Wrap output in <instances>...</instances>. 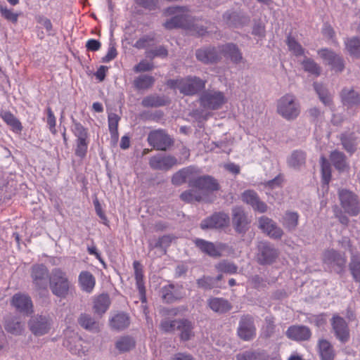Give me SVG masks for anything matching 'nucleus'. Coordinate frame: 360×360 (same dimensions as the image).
<instances>
[{"mask_svg": "<svg viewBox=\"0 0 360 360\" xmlns=\"http://www.w3.org/2000/svg\"><path fill=\"white\" fill-rule=\"evenodd\" d=\"M51 292L58 297L65 298L69 293L70 281L66 274L60 268L52 269L49 277Z\"/></svg>", "mask_w": 360, "mask_h": 360, "instance_id": "obj_1", "label": "nucleus"}, {"mask_svg": "<svg viewBox=\"0 0 360 360\" xmlns=\"http://www.w3.org/2000/svg\"><path fill=\"white\" fill-rule=\"evenodd\" d=\"M276 111L286 120H293L300 113V105L293 94H287L278 100Z\"/></svg>", "mask_w": 360, "mask_h": 360, "instance_id": "obj_2", "label": "nucleus"}, {"mask_svg": "<svg viewBox=\"0 0 360 360\" xmlns=\"http://www.w3.org/2000/svg\"><path fill=\"white\" fill-rule=\"evenodd\" d=\"M28 328L36 337L48 334L53 328V319L49 314H35L28 321Z\"/></svg>", "mask_w": 360, "mask_h": 360, "instance_id": "obj_3", "label": "nucleus"}, {"mask_svg": "<svg viewBox=\"0 0 360 360\" xmlns=\"http://www.w3.org/2000/svg\"><path fill=\"white\" fill-rule=\"evenodd\" d=\"M231 223L235 232L244 236L250 228L251 219L242 206L231 208Z\"/></svg>", "mask_w": 360, "mask_h": 360, "instance_id": "obj_4", "label": "nucleus"}, {"mask_svg": "<svg viewBox=\"0 0 360 360\" xmlns=\"http://www.w3.org/2000/svg\"><path fill=\"white\" fill-rule=\"evenodd\" d=\"M187 11L188 8L185 6L169 7L167 12L169 14H177L167 20L164 23V27L168 30L177 27L190 28V16L186 13Z\"/></svg>", "mask_w": 360, "mask_h": 360, "instance_id": "obj_5", "label": "nucleus"}, {"mask_svg": "<svg viewBox=\"0 0 360 360\" xmlns=\"http://www.w3.org/2000/svg\"><path fill=\"white\" fill-rule=\"evenodd\" d=\"M323 262L328 269L338 274L345 271L347 257L345 253L333 249L326 250L323 255Z\"/></svg>", "mask_w": 360, "mask_h": 360, "instance_id": "obj_6", "label": "nucleus"}, {"mask_svg": "<svg viewBox=\"0 0 360 360\" xmlns=\"http://www.w3.org/2000/svg\"><path fill=\"white\" fill-rule=\"evenodd\" d=\"M338 195L345 212L351 216H357L360 213V202L355 193L347 189H341L338 191Z\"/></svg>", "mask_w": 360, "mask_h": 360, "instance_id": "obj_7", "label": "nucleus"}, {"mask_svg": "<svg viewBox=\"0 0 360 360\" xmlns=\"http://www.w3.org/2000/svg\"><path fill=\"white\" fill-rule=\"evenodd\" d=\"M200 104L207 110H218L226 103V97L223 92L215 90H207L202 93Z\"/></svg>", "mask_w": 360, "mask_h": 360, "instance_id": "obj_8", "label": "nucleus"}, {"mask_svg": "<svg viewBox=\"0 0 360 360\" xmlns=\"http://www.w3.org/2000/svg\"><path fill=\"white\" fill-rule=\"evenodd\" d=\"M230 224V217L228 213L221 211L215 212L212 215L201 221L200 226L202 230L223 229Z\"/></svg>", "mask_w": 360, "mask_h": 360, "instance_id": "obj_9", "label": "nucleus"}, {"mask_svg": "<svg viewBox=\"0 0 360 360\" xmlns=\"http://www.w3.org/2000/svg\"><path fill=\"white\" fill-rule=\"evenodd\" d=\"M188 185L190 187L198 189L199 191H202L206 193H212L220 189V185L217 180L210 175H203L189 179Z\"/></svg>", "mask_w": 360, "mask_h": 360, "instance_id": "obj_10", "label": "nucleus"}, {"mask_svg": "<svg viewBox=\"0 0 360 360\" xmlns=\"http://www.w3.org/2000/svg\"><path fill=\"white\" fill-rule=\"evenodd\" d=\"M237 334L244 341H250L255 338L256 327L254 318L251 315L246 314L241 316L237 329Z\"/></svg>", "mask_w": 360, "mask_h": 360, "instance_id": "obj_11", "label": "nucleus"}, {"mask_svg": "<svg viewBox=\"0 0 360 360\" xmlns=\"http://www.w3.org/2000/svg\"><path fill=\"white\" fill-rule=\"evenodd\" d=\"M257 248V259L262 265L272 264L278 256L277 250L269 242H259Z\"/></svg>", "mask_w": 360, "mask_h": 360, "instance_id": "obj_12", "label": "nucleus"}, {"mask_svg": "<svg viewBox=\"0 0 360 360\" xmlns=\"http://www.w3.org/2000/svg\"><path fill=\"white\" fill-rule=\"evenodd\" d=\"M332 331L336 338L342 343L349 339V329L346 321L338 314L333 315L330 320Z\"/></svg>", "mask_w": 360, "mask_h": 360, "instance_id": "obj_13", "label": "nucleus"}, {"mask_svg": "<svg viewBox=\"0 0 360 360\" xmlns=\"http://www.w3.org/2000/svg\"><path fill=\"white\" fill-rule=\"evenodd\" d=\"M147 140L150 146L160 150H166L173 143L170 137L162 130L150 132Z\"/></svg>", "mask_w": 360, "mask_h": 360, "instance_id": "obj_14", "label": "nucleus"}, {"mask_svg": "<svg viewBox=\"0 0 360 360\" xmlns=\"http://www.w3.org/2000/svg\"><path fill=\"white\" fill-rule=\"evenodd\" d=\"M206 81L195 76L183 78L181 93L186 96L195 95L205 87Z\"/></svg>", "mask_w": 360, "mask_h": 360, "instance_id": "obj_15", "label": "nucleus"}, {"mask_svg": "<svg viewBox=\"0 0 360 360\" xmlns=\"http://www.w3.org/2000/svg\"><path fill=\"white\" fill-rule=\"evenodd\" d=\"M258 227L270 238L280 239L283 235V230L271 219L262 216L258 219Z\"/></svg>", "mask_w": 360, "mask_h": 360, "instance_id": "obj_16", "label": "nucleus"}, {"mask_svg": "<svg viewBox=\"0 0 360 360\" xmlns=\"http://www.w3.org/2000/svg\"><path fill=\"white\" fill-rule=\"evenodd\" d=\"M177 159L172 155L158 154L150 158L149 165L153 169L167 171L177 165Z\"/></svg>", "mask_w": 360, "mask_h": 360, "instance_id": "obj_17", "label": "nucleus"}, {"mask_svg": "<svg viewBox=\"0 0 360 360\" xmlns=\"http://www.w3.org/2000/svg\"><path fill=\"white\" fill-rule=\"evenodd\" d=\"M241 200L245 204L250 205L252 210L259 213L267 212V205L262 201L257 193L253 190H246L241 193Z\"/></svg>", "mask_w": 360, "mask_h": 360, "instance_id": "obj_18", "label": "nucleus"}, {"mask_svg": "<svg viewBox=\"0 0 360 360\" xmlns=\"http://www.w3.org/2000/svg\"><path fill=\"white\" fill-rule=\"evenodd\" d=\"M320 56L331 66L332 70L341 72L345 68V62L342 56L328 49L319 51Z\"/></svg>", "mask_w": 360, "mask_h": 360, "instance_id": "obj_19", "label": "nucleus"}, {"mask_svg": "<svg viewBox=\"0 0 360 360\" xmlns=\"http://www.w3.org/2000/svg\"><path fill=\"white\" fill-rule=\"evenodd\" d=\"M285 335L288 339L294 341H307L311 338V331L306 326L293 325L287 329Z\"/></svg>", "mask_w": 360, "mask_h": 360, "instance_id": "obj_20", "label": "nucleus"}, {"mask_svg": "<svg viewBox=\"0 0 360 360\" xmlns=\"http://www.w3.org/2000/svg\"><path fill=\"white\" fill-rule=\"evenodd\" d=\"M31 277L33 283L39 289H45L47 286L49 271L44 264H34L32 267Z\"/></svg>", "mask_w": 360, "mask_h": 360, "instance_id": "obj_21", "label": "nucleus"}, {"mask_svg": "<svg viewBox=\"0 0 360 360\" xmlns=\"http://www.w3.org/2000/svg\"><path fill=\"white\" fill-rule=\"evenodd\" d=\"M11 304L18 311L25 315L30 314L33 311V304L30 297L24 294H15L12 297Z\"/></svg>", "mask_w": 360, "mask_h": 360, "instance_id": "obj_22", "label": "nucleus"}, {"mask_svg": "<svg viewBox=\"0 0 360 360\" xmlns=\"http://www.w3.org/2000/svg\"><path fill=\"white\" fill-rule=\"evenodd\" d=\"M341 101L347 108L360 106V91L353 88H343L340 94Z\"/></svg>", "mask_w": 360, "mask_h": 360, "instance_id": "obj_23", "label": "nucleus"}, {"mask_svg": "<svg viewBox=\"0 0 360 360\" xmlns=\"http://www.w3.org/2000/svg\"><path fill=\"white\" fill-rule=\"evenodd\" d=\"M195 56L198 60L206 64L215 63L221 60L220 53L214 47H205L198 49Z\"/></svg>", "mask_w": 360, "mask_h": 360, "instance_id": "obj_24", "label": "nucleus"}, {"mask_svg": "<svg viewBox=\"0 0 360 360\" xmlns=\"http://www.w3.org/2000/svg\"><path fill=\"white\" fill-rule=\"evenodd\" d=\"M177 330L179 332V338L181 340L186 342L191 340L195 336V324L188 319H179Z\"/></svg>", "mask_w": 360, "mask_h": 360, "instance_id": "obj_25", "label": "nucleus"}, {"mask_svg": "<svg viewBox=\"0 0 360 360\" xmlns=\"http://www.w3.org/2000/svg\"><path fill=\"white\" fill-rule=\"evenodd\" d=\"M223 20L227 25L234 27H242L250 21L248 16L236 11H230L224 13Z\"/></svg>", "mask_w": 360, "mask_h": 360, "instance_id": "obj_26", "label": "nucleus"}, {"mask_svg": "<svg viewBox=\"0 0 360 360\" xmlns=\"http://www.w3.org/2000/svg\"><path fill=\"white\" fill-rule=\"evenodd\" d=\"M219 51L224 57L238 64L243 61V56L237 45L229 43L219 47Z\"/></svg>", "mask_w": 360, "mask_h": 360, "instance_id": "obj_27", "label": "nucleus"}, {"mask_svg": "<svg viewBox=\"0 0 360 360\" xmlns=\"http://www.w3.org/2000/svg\"><path fill=\"white\" fill-rule=\"evenodd\" d=\"M195 173H197V170L194 167L183 168L173 174L172 183L174 186H180L194 178L193 174Z\"/></svg>", "mask_w": 360, "mask_h": 360, "instance_id": "obj_28", "label": "nucleus"}, {"mask_svg": "<svg viewBox=\"0 0 360 360\" xmlns=\"http://www.w3.org/2000/svg\"><path fill=\"white\" fill-rule=\"evenodd\" d=\"M207 304L213 311L218 314H225L232 309L231 304L222 297H210Z\"/></svg>", "mask_w": 360, "mask_h": 360, "instance_id": "obj_29", "label": "nucleus"}, {"mask_svg": "<svg viewBox=\"0 0 360 360\" xmlns=\"http://www.w3.org/2000/svg\"><path fill=\"white\" fill-rule=\"evenodd\" d=\"M329 158L334 167L340 172H343L349 168L344 153L335 150L330 153Z\"/></svg>", "mask_w": 360, "mask_h": 360, "instance_id": "obj_30", "label": "nucleus"}, {"mask_svg": "<svg viewBox=\"0 0 360 360\" xmlns=\"http://www.w3.org/2000/svg\"><path fill=\"white\" fill-rule=\"evenodd\" d=\"M77 322L82 328L91 333H98L101 330L100 323L89 314H81Z\"/></svg>", "mask_w": 360, "mask_h": 360, "instance_id": "obj_31", "label": "nucleus"}, {"mask_svg": "<svg viewBox=\"0 0 360 360\" xmlns=\"http://www.w3.org/2000/svg\"><path fill=\"white\" fill-rule=\"evenodd\" d=\"M194 243L197 248L209 256L213 257L221 256V250L213 243L200 238L195 240Z\"/></svg>", "mask_w": 360, "mask_h": 360, "instance_id": "obj_32", "label": "nucleus"}, {"mask_svg": "<svg viewBox=\"0 0 360 360\" xmlns=\"http://www.w3.org/2000/svg\"><path fill=\"white\" fill-rule=\"evenodd\" d=\"M288 165L296 170L305 165L306 163V153L302 150H295L288 158Z\"/></svg>", "mask_w": 360, "mask_h": 360, "instance_id": "obj_33", "label": "nucleus"}, {"mask_svg": "<svg viewBox=\"0 0 360 360\" xmlns=\"http://www.w3.org/2000/svg\"><path fill=\"white\" fill-rule=\"evenodd\" d=\"M133 267L134 269V276L136 279V283L137 285V288L142 296L141 300L142 302H145V287L143 283V266L141 264L139 261H134L133 263Z\"/></svg>", "mask_w": 360, "mask_h": 360, "instance_id": "obj_34", "label": "nucleus"}, {"mask_svg": "<svg viewBox=\"0 0 360 360\" xmlns=\"http://www.w3.org/2000/svg\"><path fill=\"white\" fill-rule=\"evenodd\" d=\"M319 354L321 360H334L335 352L333 345L325 339L319 341Z\"/></svg>", "mask_w": 360, "mask_h": 360, "instance_id": "obj_35", "label": "nucleus"}, {"mask_svg": "<svg viewBox=\"0 0 360 360\" xmlns=\"http://www.w3.org/2000/svg\"><path fill=\"white\" fill-rule=\"evenodd\" d=\"M167 103L165 96L151 94L143 98L141 105L144 108H158L167 105Z\"/></svg>", "mask_w": 360, "mask_h": 360, "instance_id": "obj_36", "label": "nucleus"}, {"mask_svg": "<svg viewBox=\"0 0 360 360\" xmlns=\"http://www.w3.org/2000/svg\"><path fill=\"white\" fill-rule=\"evenodd\" d=\"M340 141L343 148L349 154H353L356 150V138L354 133L342 134Z\"/></svg>", "mask_w": 360, "mask_h": 360, "instance_id": "obj_37", "label": "nucleus"}, {"mask_svg": "<svg viewBox=\"0 0 360 360\" xmlns=\"http://www.w3.org/2000/svg\"><path fill=\"white\" fill-rule=\"evenodd\" d=\"M129 323V317L124 313H120L110 319V325L113 330H122L127 328Z\"/></svg>", "mask_w": 360, "mask_h": 360, "instance_id": "obj_38", "label": "nucleus"}, {"mask_svg": "<svg viewBox=\"0 0 360 360\" xmlns=\"http://www.w3.org/2000/svg\"><path fill=\"white\" fill-rule=\"evenodd\" d=\"M154 83L155 78L153 76L142 75L135 78L133 84L138 90H146L152 87Z\"/></svg>", "mask_w": 360, "mask_h": 360, "instance_id": "obj_39", "label": "nucleus"}, {"mask_svg": "<svg viewBox=\"0 0 360 360\" xmlns=\"http://www.w3.org/2000/svg\"><path fill=\"white\" fill-rule=\"evenodd\" d=\"M110 304V298L108 295L102 294L94 300V312L98 314H104L108 309Z\"/></svg>", "mask_w": 360, "mask_h": 360, "instance_id": "obj_40", "label": "nucleus"}, {"mask_svg": "<svg viewBox=\"0 0 360 360\" xmlns=\"http://www.w3.org/2000/svg\"><path fill=\"white\" fill-rule=\"evenodd\" d=\"M136 345L134 339L130 336H122L115 342V347L120 352L124 353L130 351Z\"/></svg>", "mask_w": 360, "mask_h": 360, "instance_id": "obj_41", "label": "nucleus"}, {"mask_svg": "<svg viewBox=\"0 0 360 360\" xmlns=\"http://www.w3.org/2000/svg\"><path fill=\"white\" fill-rule=\"evenodd\" d=\"M299 215L295 212H286L283 217V226L290 231H294L298 224Z\"/></svg>", "mask_w": 360, "mask_h": 360, "instance_id": "obj_42", "label": "nucleus"}, {"mask_svg": "<svg viewBox=\"0 0 360 360\" xmlns=\"http://www.w3.org/2000/svg\"><path fill=\"white\" fill-rule=\"evenodd\" d=\"M79 281L82 289L86 292L91 291L95 285V278L89 271H82L79 276Z\"/></svg>", "mask_w": 360, "mask_h": 360, "instance_id": "obj_43", "label": "nucleus"}, {"mask_svg": "<svg viewBox=\"0 0 360 360\" xmlns=\"http://www.w3.org/2000/svg\"><path fill=\"white\" fill-rule=\"evenodd\" d=\"M314 90L319 95V98L321 101L325 105H330L332 103V97L329 94L328 89L321 84L314 82Z\"/></svg>", "mask_w": 360, "mask_h": 360, "instance_id": "obj_44", "label": "nucleus"}, {"mask_svg": "<svg viewBox=\"0 0 360 360\" xmlns=\"http://www.w3.org/2000/svg\"><path fill=\"white\" fill-rule=\"evenodd\" d=\"M5 329L13 335H20L23 330V325L17 318H10L6 321Z\"/></svg>", "mask_w": 360, "mask_h": 360, "instance_id": "obj_45", "label": "nucleus"}, {"mask_svg": "<svg viewBox=\"0 0 360 360\" xmlns=\"http://www.w3.org/2000/svg\"><path fill=\"white\" fill-rule=\"evenodd\" d=\"M349 269L356 282H360V255H352L349 263Z\"/></svg>", "mask_w": 360, "mask_h": 360, "instance_id": "obj_46", "label": "nucleus"}, {"mask_svg": "<svg viewBox=\"0 0 360 360\" xmlns=\"http://www.w3.org/2000/svg\"><path fill=\"white\" fill-rule=\"evenodd\" d=\"M180 199L185 202L192 203L200 202L202 200V195L199 190L189 189L181 193Z\"/></svg>", "mask_w": 360, "mask_h": 360, "instance_id": "obj_47", "label": "nucleus"}, {"mask_svg": "<svg viewBox=\"0 0 360 360\" xmlns=\"http://www.w3.org/2000/svg\"><path fill=\"white\" fill-rule=\"evenodd\" d=\"M1 118L8 125H10L13 130L20 132L22 129L20 122L10 112L6 111L1 114Z\"/></svg>", "mask_w": 360, "mask_h": 360, "instance_id": "obj_48", "label": "nucleus"}, {"mask_svg": "<svg viewBox=\"0 0 360 360\" xmlns=\"http://www.w3.org/2000/svg\"><path fill=\"white\" fill-rule=\"evenodd\" d=\"M265 324L262 329V337L268 339L271 338L275 333L276 324L274 318L271 316H266L264 319Z\"/></svg>", "mask_w": 360, "mask_h": 360, "instance_id": "obj_49", "label": "nucleus"}, {"mask_svg": "<svg viewBox=\"0 0 360 360\" xmlns=\"http://www.w3.org/2000/svg\"><path fill=\"white\" fill-rule=\"evenodd\" d=\"M346 49L352 56L359 58L360 39L356 37L348 39L346 42Z\"/></svg>", "mask_w": 360, "mask_h": 360, "instance_id": "obj_50", "label": "nucleus"}, {"mask_svg": "<svg viewBox=\"0 0 360 360\" xmlns=\"http://www.w3.org/2000/svg\"><path fill=\"white\" fill-rule=\"evenodd\" d=\"M304 71L319 76L321 74V67L311 58L305 57L301 63Z\"/></svg>", "mask_w": 360, "mask_h": 360, "instance_id": "obj_51", "label": "nucleus"}, {"mask_svg": "<svg viewBox=\"0 0 360 360\" xmlns=\"http://www.w3.org/2000/svg\"><path fill=\"white\" fill-rule=\"evenodd\" d=\"M219 272L233 274L237 272L238 266L233 262L228 260H222L215 265Z\"/></svg>", "mask_w": 360, "mask_h": 360, "instance_id": "obj_52", "label": "nucleus"}, {"mask_svg": "<svg viewBox=\"0 0 360 360\" xmlns=\"http://www.w3.org/2000/svg\"><path fill=\"white\" fill-rule=\"evenodd\" d=\"M162 297L167 302H173L180 298L176 293L174 285H168L165 286L162 290Z\"/></svg>", "mask_w": 360, "mask_h": 360, "instance_id": "obj_53", "label": "nucleus"}, {"mask_svg": "<svg viewBox=\"0 0 360 360\" xmlns=\"http://www.w3.org/2000/svg\"><path fill=\"white\" fill-rule=\"evenodd\" d=\"M321 167L322 181L323 184H328L331 179V167L328 160L324 158H321Z\"/></svg>", "mask_w": 360, "mask_h": 360, "instance_id": "obj_54", "label": "nucleus"}, {"mask_svg": "<svg viewBox=\"0 0 360 360\" xmlns=\"http://www.w3.org/2000/svg\"><path fill=\"white\" fill-rule=\"evenodd\" d=\"M286 43L289 50L296 56H302L304 53V49L302 47L300 44L291 36H288Z\"/></svg>", "mask_w": 360, "mask_h": 360, "instance_id": "obj_55", "label": "nucleus"}, {"mask_svg": "<svg viewBox=\"0 0 360 360\" xmlns=\"http://www.w3.org/2000/svg\"><path fill=\"white\" fill-rule=\"evenodd\" d=\"M196 283L198 288L204 290H211L219 287V285L214 284V278L208 276H203L202 278L197 279Z\"/></svg>", "mask_w": 360, "mask_h": 360, "instance_id": "obj_56", "label": "nucleus"}, {"mask_svg": "<svg viewBox=\"0 0 360 360\" xmlns=\"http://www.w3.org/2000/svg\"><path fill=\"white\" fill-rule=\"evenodd\" d=\"M172 237L169 235H165L158 238L157 242L153 245L150 243L149 248L152 250L153 248H160L164 251V253H166V248L169 246L172 243Z\"/></svg>", "mask_w": 360, "mask_h": 360, "instance_id": "obj_57", "label": "nucleus"}, {"mask_svg": "<svg viewBox=\"0 0 360 360\" xmlns=\"http://www.w3.org/2000/svg\"><path fill=\"white\" fill-rule=\"evenodd\" d=\"M263 355L260 352L248 350L236 355V360H262Z\"/></svg>", "mask_w": 360, "mask_h": 360, "instance_id": "obj_58", "label": "nucleus"}, {"mask_svg": "<svg viewBox=\"0 0 360 360\" xmlns=\"http://www.w3.org/2000/svg\"><path fill=\"white\" fill-rule=\"evenodd\" d=\"M178 319L169 320L162 319L160 323V328L165 333H174L177 330Z\"/></svg>", "mask_w": 360, "mask_h": 360, "instance_id": "obj_59", "label": "nucleus"}, {"mask_svg": "<svg viewBox=\"0 0 360 360\" xmlns=\"http://www.w3.org/2000/svg\"><path fill=\"white\" fill-rule=\"evenodd\" d=\"M72 131L77 140L87 139V131L80 123L74 122Z\"/></svg>", "mask_w": 360, "mask_h": 360, "instance_id": "obj_60", "label": "nucleus"}, {"mask_svg": "<svg viewBox=\"0 0 360 360\" xmlns=\"http://www.w3.org/2000/svg\"><path fill=\"white\" fill-rule=\"evenodd\" d=\"M167 55V50L164 46H160L148 51L146 56L150 58H154L155 57L165 58Z\"/></svg>", "mask_w": 360, "mask_h": 360, "instance_id": "obj_61", "label": "nucleus"}, {"mask_svg": "<svg viewBox=\"0 0 360 360\" xmlns=\"http://www.w3.org/2000/svg\"><path fill=\"white\" fill-rule=\"evenodd\" d=\"M88 142L86 140H77V147L75 153L79 158H84L87 152Z\"/></svg>", "mask_w": 360, "mask_h": 360, "instance_id": "obj_62", "label": "nucleus"}, {"mask_svg": "<svg viewBox=\"0 0 360 360\" xmlns=\"http://www.w3.org/2000/svg\"><path fill=\"white\" fill-rule=\"evenodd\" d=\"M0 11L1 15L4 17L6 20L11 21L12 22L14 23H15L18 21V15L17 13H13L11 10H9L6 8L0 6Z\"/></svg>", "mask_w": 360, "mask_h": 360, "instance_id": "obj_63", "label": "nucleus"}, {"mask_svg": "<svg viewBox=\"0 0 360 360\" xmlns=\"http://www.w3.org/2000/svg\"><path fill=\"white\" fill-rule=\"evenodd\" d=\"M153 68V63L142 60L134 66V70L136 72H141L152 70Z\"/></svg>", "mask_w": 360, "mask_h": 360, "instance_id": "obj_64", "label": "nucleus"}]
</instances>
